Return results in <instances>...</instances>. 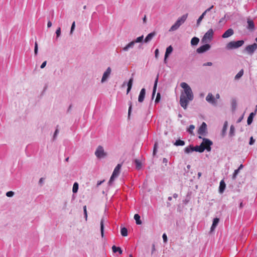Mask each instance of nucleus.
<instances>
[{"label": "nucleus", "mask_w": 257, "mask_h": 257, "mask_svg": "<svg viewBox=\"0 0 257 257\" xmlns=\"http://www.w3.org/2000/svg\"><path fill=\"white\" fill-rule=\"evenodd\" d=\"M198 133L202 136H205L207 134V125L205 122H203L198 130Z\"/></svg>", "instance_id": "9"}, {"label": "nucleus", "mask_w": 257, "mask_h": 257, "mask_svg": "<svg viewBox=\"0 0 257 257\" xmlns=\"http://www.w3.org/2000/svg\"><path fill=\"white\" fill-rule=\"evenodd\" d=\"M180 86L183 89L180 97V104L185 109L187 107L188 103L194 98L192 90L190 86L186 82H182Z\"/></svg>", "instance_id": "1"}, {"label": "nucleus", "mask_w": 257, "mask_h": 257, "mask_svg": "<svg viewBox=\"0 0 257 257\" xmlns=\"http://www.w3.org/2000/svg\"><path fill=\"white\" fill-rule=\"evenodd\" d=\"M56 39H58L61 35V28L59 27L56 31Z\"/></svg>", "instance_id": "40"}, {"label": "nucleus", "mask_w": 257, "mask_h": 257, "mask_svg": "<svg viewBox=\"0 0 257 257\" xmlns=\"http://www.w3.org/2000/svg\"><path fill=\"white\" fill-rule=\"evenodd\" d=\"M38 43L37 42L35 43V48H34V53L35 55H37L38 54Z\"/></svg>", "instance_id": "41"}, {"label": "nucleus", "mask_w": 257, "mask_h": 257, "mask_svg": "<svg viewBox=\"0 0 257 257\" xmlns=\"http://www.w3.org/2000/svg\"><path fill=\"white\" fill-rule=\"evenodd\" d=\"M212 65V62H207L206 63H204L203 64V66H211Z\"/></svg>", "instance_id": "57"}, {"label": "nucleus", "mask_w": 257, "mask_h": 257, "mask_svg": "<svg viewBox=\"0 0 257 257\" xmlns=\"http://www.w3.org/2000/svg\"><path fill=\"white\" fill-rule=\"evenodd\" d=\"M195 128V126L193 124H191L189 125V128L187 129V132L190 134L191 135L193 134V130Z\"/></svg>", "instance_id": "36"}, {"label": "nucleus", "mask_w": 257, "mask_h": 257, "mask_svg": "<svg viewBox=\"0 0 257 257\" xmlns=\"http://www.w3.org/2000/svg\"><path fill=\"white\" fill-rule=\"evenodd\" d=\"M52 23L49 21L47 23V26L48 28H50L52 26Z\"/></svg>", "instance_id": "58"}, {"label": "nucleus", "mask_w": 257, "mask_h": 257, "mask_svg": "<svg viewBox=\"0 0 257 257\" xmlns=\"http://www.w3.org/2000/svg\"><path fill=\"white\" fill-rule=\"evenodd\" d=\"M243 165L241 164L237 169H239V171L240 169H241L243 168Z\"/></svg>", "instance_id": "63"}, {"label": "nucleus", "mask_w": 257, "mask_h": 257, "mask_svg": "<svg viewBox=\"0 0 257 257\" xmlns=\"http://www.w3.org/2000/svg\"><path fill=\"white\" fill-rule=\"evenodd\" d=\"M234 34V31L232 29H229L227 31H226L222 35V37L223 38H228Z\"/></svg>", "instance_id": "13"}, {"label": "nucleus", "mask_w": 257, "mask_h": 257, "mask_svg": "<svg viewBox=\"0 0 257 257\" xmlns=\"http://www.w3.org/2000/svg\"><path fill=\"white\" fill-rule=\"evenodd\" d=\"M143 38H144V36L142 35L141 36L138 37L136 40H134L133 42H134L135 44L136 43L142 42L143 40Z\"/></svg>", "instance_id": "37"}, {"label": "nucleus", "mask_w": 257, "mask_h": 257, "mask_svg": "<svg viewBox=\"0 0 257 257\" xmlns=\"http://www.w3.org/2000/svg\"><path fill=\"white\" fill-rule=\"evenodd\" d=\"M146 94V89L145 88H142L140 92V94L138 97V101L139 102H142L145 98Z\"/></svg>", "instance_id": "14"}, {"label": "nucleus", "mask_w": 257, "mask_h": 257, "mask_svg": "<svg viewBox=\"0 0 257 257\" xmlns=\"http://www.w3.org/2000/svg\"><path fill=\"white\" fill-rule=\"evenodd\" d=\"M237 105L236 101L235 99H232L231 100V106L232 109H235Z\"/></svg>", "instance_id": "38"}, {"label": "nucleus", "mask_w": 257, "mask_h": 257, "mask_svg": "<svg viewBox=\"0 0 257 257\" xmlns=\"http://www.w3.org/2000/svg\"><path fill=\"white\" fill-rule=\"evenodd\" d=\"M14 192L12 191H8L6 193L7 196L9 197H13L14 196Z\"/></svg>", "instance_id": "44"}, {"label": "nucleus", "mask_w": 257, "mask_h": 257, "mask_svg": "<svg viewBox=\"0 0 257 257\" xmlns=\"http://www.w3.org/2000/svg\"><path fill=\"white\" fill-rule=\"evenodd\" d=\"M158 81V75L157 76L156 80L155 81L154 87H153V93H152V97H153L155 94L157 86V83Z\"/></svg>", "instance_id": "26"}, {"label": "nucleus", "mask_w": 257, "mask_h": 257, "mask_svg": "<svg viewBox=\"0 0 257 257\" xmlns=\"http://www.w3.org/2000/svg\"><path fill=\"white\" fill-rule=\"evenodd\" d=\"M112 250L114 253H115L116 252H118L119 254H122V250L121 249V248L119 247H116L115 245L112 246Z\"/></svg>", "instance_id": "25"}, {"label": "nucleus", "mask_w": 257, "mask_h": 257, "mask_svg": "<svg viewBox=\"0 0 257 257\" xmlns=\"http://www.w3.org/2000/svg\"><path fill=\"white\" fill-rule=\"evenodd\" d=\"M155 57L156 58H157L158 54H159V50L158 49H156V50L155 51Z\"/></svg>", "instance_id": "56"}, {"label": "nucleus", "mask_w": 257, "mask_h": 257, "mask_svg": "<svg viewBox=\"0 0 257 257\" xmlns=\"http://www.w3.org/2000/svg\"><path fill=\"white\" fill-rule=\"evenodd\" d=\"M257 45L255 43L252 45H248L246 47L245 50L250 54H252L254 51L256 49Z\"/></svg>", "instance_id": "12"}, {"label": "nucleus", "mask_w": 257, "mask_h": 257, "mask_svg": "<svg viewBox=\"0 0 257 257\" xmlns=\"http://www.w3.org/2000/svg\"><path fill=\"white\" fill-rule=\"evenodd\" d=\"M225 187H226V184H225L224 181L223 180H221L220 182L219 188V192L220 193H222L224 192V191L225 189Z\"/></svg>", "instance_id": "18"}, {"label": "nucleus", "mask_w": 257, "mask_h": 257, "mask_svg": "<svg viewBox=\"0 0 257 257\" xmlns=\"http://www.w3.org/2000/svg\"><path fill=\"white\" fill-rule=\"evenodd\" d=\"M83 211H84V217L85 218V220H86L87 219V210H86V206H83Z\"/></svg>", "instance_id": "43"}, {"label": "nucleus", "mask_w": 257, "mask_h": 257, "mask_svg": "<svg viewBox=\"0 0 257 257\" xmlns=\"http://www.w3.org/2000/svg\"><path fill=\"white\" fill-rule=\"evenodd\" d=\"M234 127L233 125H231L230 128V135H233L234 132Z\"/></svg>", "instance_id": "47"}, {"label": "nucleus", "mask_w": 257, "mask_h": 257, "mask_svg": "<svg viewBox=\"0 0 257 257\" xmlns=\"http://www.w3.org/2000/svg\"><path fill=\"white\" fill-rule=\"evenodd\" d=\"M176 146H183L185 145V142L180 140H177L174 144Z\"/></svg>", "instance_id": "30"}, {"label": "nucleus", "mask_w": 257, "mask_h": 257, "mask_svg": "<svg viewBox=\"0 0 257 257\" xmlns=\"http://www.w3.org/2000/svg\"><path fill=\"white\" fill-rule=\"evenodd\" d=\"M167 159L166 158H164L163 159V163H167Z\"/></svg>", "instance_id": "64"}, {"label": "nucleus", "mask_w": 257, "mask_h": 257, "mask_svg": "<svg viewBox=\"0 0 257 257\" xmlns=\"http://www.w3.org/2000/svg\"><path fill=\"white\" fill-rule=\"evenodd\" d=\"M254 142H255V140L253 139L252 137H251L250 138V140H249V144L250 145H252L254 144Z\"/></svg>", "instance_id": "48"}, {"label": "nucleus", "mask_w": 257, "mask_h": 257, "mask_svg": "<svg viewBox=\"0 0 257 257\" xmlns=\"http://www.w3.org/2000/svg\"><path fill=\"white\" fill-rule=\"evenodd\" d=\"M75 22H73L72 24L71 27V30H70V35H72L73 34V31L75 29Z\"/></svg>", "instance_id": "39"}, {"label": "nucleus", "mask_w": 257, "mask_h": 257, "mask_svg": "<svg viewBox=\"0 0 257 257\" xmlns=\"http://www.w3.org/2000/svg\"><path fill=\"white\" fill-rule=\"evenodd\" d=\"M188 15L185 14L179 18L175 23L173 25L169 30V32H173L177 30L186 20Z\"/></svg>", "instance_id": "3"}, {"label": "nucleus", "mask_w": 257, "mask_h": 257, "mask_svg": "<svg viewBox=\"0 0 257 257\" xmlns=\"http://www.w3.org/2000/svg\"><path fill=\"white\" fill-rule=\"evenodd\" d=\"M78 190V184L77 182L74 183L73 185L72 191L74 193L77 192Z\"/></svg>", "instance_id": "33"}, {"label": "nucleus", "mask_w": 257, "mask_h": 257, "mask_svg": "<svg viewBox=\"0 0 257 257\" xmlns=\"http://www.w3.org/2000/svg\"><path fill=\"white\" fill-rule=\"evenodd\" d=\"M158 143H155L154 147L153 155L155 156L157 152Z\"/></svg>", "instance_id": "42"}, {"label": "nucleus", "mask_w": 257, "mask_h": 257, "mask_svg": "<svg viewBox=\"0 0 257 257\" xmlns=\"http://www.w3.org/2000/svg\"><path fill=\"white\" fill-rule=\"evenodd\" d=\"M46 64H47V61H45L44 62H43V63L41 64V66H40V68L41 69H43L44 68L46 65Z\"/></svg>", "instance_id": "52"}, {"label": "nucleus", "mask_w": 257, "mask_h": 257, "mask_svg": "<svg viewBox=\"0 0 257 257\" xmlns=\"http://www.w3.org/2000/svg\"><path fill=\"white\" fill-rule=\"evenodd\" d=\"M161 98V95L160 93H158L157 95V97L155 99V102L158 103L159 102Z\"/></svg>", "instance_id": "45"}, {"label": "nucleus", "mask_w": 257, "mask_h": 257, "mask_svg": "<svg viewBox=\"0 0 257 257\" xmlns=\"http://www.w3.org/2000/svg\"><path fill=\"white\" fill-rule=\"evenodd\" d=\"M134 45H135V43L133 41L130 42L128 44H127L125 47H124L122 48V50L124 52H127L128 51V50L130 49L133 48L134 47Z\"/></svg>", "instance_id": "17"}, {"label": "nucleus", "mask_w": 257, "mask_h": 257, "mask_svg": "<svg viewBox=\"0 0 257 257\" xmlns=\"http://www.w3.org/2000/svg\"><path fill=\"white\" fill-rule=\"evenodd\" d=\"M173 197L175 198H177L178 197V194L176 193H174L173 194Z\"/></svg>", "instance_id": "62"}, {"label": "nucleus", "mask_w": 257, "mask_h": 257, "mask_svg": "<svg viewBox=\"0 0 257 257\" xmlns=\"http://www.w3.org/2000/svg\"><path fill=\"white\" fill-rule=\"evenodd\" d=\"M247 22L248 24L247 28L249 29H253L254 27L253 22L248 19Z\"/></svg>", "instance_id": "28"}, {"label": "nucleus", "mask_w": 257, "mask_h": 257, "mask_svg": "<svg viewBox=\"0 0 257 257\" xmlns=\"http://www.w3.org/2000/svg\"><path fill=\"white\" fill-rule=\"evenodd\" d=\"M121 167V165L119 164H117V165L114 168L113 172L112 173V175L110 178V180L109 181V184H111L114 181V179L118 176V175L120 173V170Z\"/></svg>", "instance_id": "6"}, {"label": "nucleus", "mask_w": 257, "mask_h": 257, "mask_svg": "<svg viewBox=\"0 0 257 257\" xmlns=\"http://www.w3.org/2000/svg\"><path fill=\"white\" fill-rule=\"evenodd\" d=\"M133 81H134V78L133 77H132L131 78H130V79L127 84V90H126V94H128L130 92V91H131V90L132 88Z\"/></svg>", "instance_id": "19"}, {"label": "nucleus", "mask_w": 257, "mask_h": 257, "mask_svg": "<svg viewBox=\"0 0 257 257\" xmlns=\"http://www.w3.org/2000/svg\"><path fill=\"white\" fill-rule=\"evenodd\" d=\"M243 44L244 41L243 40L231 41L226 45V48L227 50L236 49L241 47Z\"/></svg>", "instance_id": "4"}, {"label": "nucleus", "mask_w": 257, "mask_h": 257, "mask_svg": "<svg viewBox=\"0 0 257 257\" xmlns=\"http://www.w3.org/2000/svg\"><path fill=\"white\" fill-rule=\"evenodd\" d=\"M226 15H224V17L222 18L218 22L217 28L220 29L222 28L226 23L227 21L225 20Z\"/></svg>", "instance_id": "16"}, {"label": "nucleus", "mask_w": 257, "mask_h": 257, "mask_svg": "<svg viewBox=\"0 0 257 257\" xmlns=\"http://www.w3.org/2000/svg\"><path fill=\"white\" fill-rule=\"evenodd\" d=\"M104 218L103 217L101 219L100 221V231H101V235L102 237H103L104 236Z\"/></svg>", "instance_id": "22"}, {"label": "nucleus", "mask_w": 257, "mask_h": 257, "mask_svg": "<svg viewBox=\"0 0 257 257\" xmlns=\"http://www.w3.org/2000/svg\"><path fill=\"white\" fill-rule=\"evenodd\" d=\"M213 8V6H211L210 7H209V8H208L207 9H206L204 12H205V14H206V13L209 11H210Z\"/></svg>", "instance_id": "53"}, {"label": "nucleus", "mask_w": 257, "mask_h": 257, "mask_svg": "<svg viewBox=\"0 0 257 257\" xmlns=\"http://www.w3.org/2000/svg\"><path fill=\"white\" fill-rule=\"evenodd\" d=\"M111 68L110 67H108L106 71L104 72L102 77L101 78V83L104 82L109 77L110 73H111Z\"/></svg>", "instance_id": "11"}, {"label": "nucleus", "mask_w": 257, "mask_h": 257, "mask_svg": "<svg viewBox=\"0 0 257 257\" xmlns=\"http://www.w3.org/2000/svg\"><path fill=\"white\" fill-rule=\"evenodd\" d=\"M120 233L122 236H126L127 235V229L125 227H122L120 230Z\"/></svg>", "instance_id": "31"}, {"label": "nucleus", "mask_w": 257, "mask_h": 257, "mask_svg": "<svg viewBox=\"0 0 257 257\" xmlns=\"http://www.w3.org/2000/svg\"><path fill=\"white\" fill-rule=\"evenodd\" d=\"M199 42V39L197 37H194L191 40V44L192 46L197 45Z\"/></svg>", "instance_id": "23"}, {"label": "nucleus", "mask_w": 257, "mask_h": 257, "mask_svg": "<svg viewBox=\"0 0 257 257\" xmlns=\"http://www.w3.org/2000/svg\"><path fill=\"white\" fill-rule=\"evenodd\" d=\"M103 182H104V180L103 181H98V182L97 183V186H98L100 185Z\"/></svg>", "instance_id": "59"}, {"label": "nucleus", "mask_w": 257, "mask_h": 257, "mask_svg": "<svg viewBox=\"0 0 257 257\" xmlns=\"http://www.w3.org/2000/svg\"><path fill=\"white\" fill-rule=\"evenodd\" d=\"M194 151L193 146L192 145H190L189 146L186 147L184 149V152L186 154H189Z\"/></svg>", "instance_id": "24"}, {"label": "nucleus", "mask_w": 257, "mask_h": 257, "mask_svg": "<svg viewBox=\"0 0 257 257\" xmlns=\"http://www.w3.org/2000/svg\"><path fill=\"white\" fill-rule=\"evenodd\" d=\"M219 98H220L219 94H218V93L216 94V95H215V99H219Z\"/></svg>", "instance_id": "61"}, {"label": "nucleus", "mask_w": 257, "mask_h": 257, "mask_svg": "<svg viewBox=\"0 0 257 257\" xmlns=\"http://www.w3.org/2000/svg\"><path fill=\"white\" fill-rule=\"evenodd\" d=\"M239 169H236L234 171L233 175V179H235L236 178V176L237 175L238 172H239Z\"/></svg>", "instance_id": "46"}, {"label": "nucleus", "mask_w": 257, "mask_h": 257, "mask_svg": "<svg viewBox=\"0 0 257 257\" xmlns=\"http://www.w3.org/2000/svg\"><path fill=\"white\" fill-rule=\"evenodd\" d=\"M227 122L225 121L224 123L223 127V131L225 132L227 129Z\"/></svg>", "instance_id": "51"}, {"label": "nucleus", "mask_w": 257, "mask_h": 257, "mask_svg": "<svg viewBox=\"0 0 257 257\" xmlns=\"http://www.w3.org/2000/svg\"><path fill=\"white\" fill-rule=\"evenodd\" d=\"M206 14L205 12H203L202 15L199 17L197 21V25L199 26L200 25V22L202 20V19L204 18V16H205Z\"/></svg>", "instance_id": "34"}, {"label": "nucleus", "mask_w": 257, "mask_h": 257, "mask_svg": "<svg viewBox=\"0 0 257 257\" xmlns=\"http://www.w3.org/2000/svg\"><path fill=\"white\" fill-rule=\"evenodd\" d=\"M135 163L136 168L138 170L140 169L142 167V164H141V162L138 160H136L135 161Z\"/></svg>", "instance_id": "35"}, {"label": "nucleus", "mask_w": 257, "mask_h": 257, "mask_svg": "<svg viewBox=\"0 0 257 257\" xmlns=\"http://www.w3.org/2000/svg\"><path fill=\"white\" fill-rule=\"evenodd\" d=\"M213 31L212 29H209L204 35L202 39V42L204 43H207L210 42L213 36Z\"/></svg>", "instance_id": "5"}, {"label": "nucleus", "mask_w": 257, "mask_h": 257, "mask_svg": "<svg viewBox=\"0 0 257 257\" xmlns=\"http://www.w3.org/2000/svg\"><path fill=\"white\" fill-rule=\"evenodd\" d=\"M163 241L164 242H167V236L166 233H164L162 236Z\"/></svg>", "instance_id": "49"}, {"label": "nucleus", "mask_w": 257, "mask_h": 257, "mask_svg": "<svg viewBox=\"0 0 257 257\" xmlns=\"http://www.w3.org/2000/svg\"><path fill=\"white\" fill-rule=\"evenodd\" d=\"M44 179L43 178H41L39 181V184L42 186L44 184Z\"/></svg>", "instance_id": "50"}, {"label": "nucleus", "mask_w": 257, "mask_h": 257, "mask_svg": "<svg viewBox=\"0 0 257 257\" xmlns=\"http://www.w3.org/2000/svg\"><path fill=\"white\" fill-rule=\"evenodd\" d=\"M206 100L213 106L217 105V101L212 93H209L206 97Z\"/></svg>", "instance_id": "8"}, {"label": "nucleus", "mask_w": 257, "mask_h": 257, "mask_svg": "<svg viewBox=\"0 0 257 257\" xmlns=\"http://www.w3.org/2000/svg\"><path fill=\"white\" fill-rule=\"evenodd\" d=\"M198 138L202 139L203 141L200 145L193 147L194 151L202 153L206 150L208 152H210L211 150V146L213 144L212 142L208 139L202 138L200 136Z\"/></svg>", "instance_id": "2"}, {"label": "nucleus", "mask_w": 257, "mask_h": 257, "mask_svg": "<svg viewBox=\"0 0 257 257\" xmlns=\"http://www.w3.org/2000/svg\"><path fill=\"white\" fill-rule=\"evenodd\" d=\"M253 115H254V113L253 112H251V113H250L249 116L248 117L247 120V123L248 125L252 123Z\"/></svg>", "instance_id": "29"}, {"label": "nucleus", "mask_w": 257, "mask_h": 257, "mask_svg": "<svg viewBox=\"0 0 257 257\" xmlns=\"http://www.w3.org/2000/svg\"><path fill=\"white\" fill-rule=\"evenodd\" d=\"M134 219L136 220L137 224H141L142 221L140 219V216L138 214H135L134 215Z\"/></svg>", "instance_id": "27"}, {"label": "nucleus", "mask_w": 257, "mask_h": 257, "mask_svg": "<svg viewBox=\"0 0 257 257\" xmlns=\"http://www.w3.org/2000/svg\"><path fill=\"white\" fill-rule=\"evenodd\" d=\"M156 35V33L155 32H153L149 34L144 40L145 43H147L151 41Z\"/></svg>", "instance_id": "15"}, {"label": "nucleus", "mask_w": 257, "mask_h": 257, "mask_svg": "<svg viewBox=\"0 0 257 257\" xmlns=\"http://www.w3.org/2000/svg\"><path fill=\"white\" fill-rule=\"evenodd\" d=\"M58 133H59V131H58V129H56V131H55V133H54V136H53V138H54V139H55V138L57 137V135H58Z\"/></svg>", "instance_id": "55"}, {"label": "nucleus", "mask_w": 257, "mask_h": 257, "mask_svg": "<svg viewBox=\"0 0 257 257\" xmlns=\"http://www.w3.org/2000/svg\"><path fill=\"white\" fill-rule=\"evenodd\" d=\"M95 155L98 158H102L106 156V154L104 152L103 147L101 146H99L97 147L95 152Z\"/></svg>", "instance_id": "7"}, {"label": "nucleus", "mask_w": 257, "mask_h": 257, "mask_svg": "<svg viewBox=\"0 0 257 257\" xmlns=\"http://www.w3.org/2000/svg\"><path fill=\"white\" fill-rule=\"evenodd\" d=\"M210 48V45L206 43L205 45H203L198 48L197 49L196 52L198 53H203L207 50H209Z\"/></svg>", "instance_id": "10"}, {"label": "nucleus", "mask_w": 257, "mask_h": 257, "mask_svg": "<svg viewBox=\"0 0 257 257\" xmlns=\"http://www.w3.org/2000/svg\"><path fill=\"white\" fill-rule=\"evenodd\" d=\"M131 109H132V102H130V106H129V108H128V116H130V113L131 112Z\"/></svg>", "instance_id": "54"}, {"label": "nucleus", "mask_w": 257, "mask_h": 257, "mask_svg": "<svg viewBox=\"0 0 257 257\" xmlns=\"http://www.w3.org/2000/svg\"><path fill=\"white\" fill-rule=\"evenodd\" d=\"M219 221V219L218 218H215L213 220V223L211 227V230L213 231L216 228Z\"/></svg>", "instance_id": "20"}, {"label": "nucleus", "mask_w": 257, "mask_h": 257, "mask_svg": "<svg viewBox=\"0 0 257 257\" xmlns=\"http://www.w3.org/2000/svg\"><path fill=\"white\" fill-rule=\"evenodd\" d=\"M243 69H241V70H240L238 73L235 76V80H238L239 79L240 77H242V76L243 75Z\"/></svg>", "instance_id": "32"}, {"label": "nucleus", "mask_w": 257, "mask_h": 257, "mask_svg": "<svg viewBox=\"0 0 257 257\" xmlns=\"http://www.w3.org/2000/svg\"><path fill=\"white\" fill-rule=\"evenodd\" d=\"M242 118H243V116H241V117H239L238 118V119L237 120V123L240 122L242 120Z\"/></svg>", "instance_id": "60"}, {"label": "nucleus", "mask_w": 257, "mask_h": 257, "mask_svg": "<svg viewBox=\"0 0 257 257\" xmlns=\"http://www.w3.org/2000/svg\"><path fill=\"white\" fill-rule=\"evenodd\" d=\"M173 50V49L172 46H169L167 48L165 54V55H166V58L168 57L169 55L172 52Z\"/></svg>", "instance_id": "21"}]
</instances>
